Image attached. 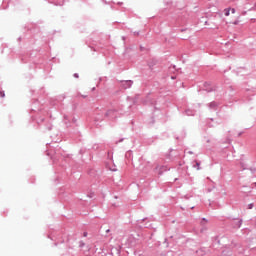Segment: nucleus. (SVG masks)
<instances>
[{
  "mask_svg": "<svg viewBox=\"0 0 256 256\" xmlns=\"http://www.w3.org/2000/svg\"><path fill=\"white\" fill-rule=\"evenodd\" d=\"M205 223H207V220L203 219L202 222H201V224H202V225H205Z\"/></svg>",
  "mask_w": 256,
  "mask_h": 256,
  "instance_id": "nucleus-3",
  "label": "nucleus"
},
{
  "mask_svg": "<svg viewBox=\"0 0 256 256\" xmlns=\"http://www.w3.org/2000/svg\"><path fill=\"white\" fill-rule=\"evenodd\" d=\"M234 25H237V22H234Z\"/></svg>",
  "mask_w": 256,
  "mask_h": 256,
  "instance_id": "nucleus-4",
  "label": "nucleus"
},
{
  "mask_svg": "<svg viewBox=\"0 0 256 256\" xmlns=\"http://www.w3.org/2000/svg\"><path fill=\"white\" fill-rule=\"evenodd\" d=\"M235 14V8H226L224 9L225 17H229V15Z\"/></svg>",
  "mask_w": 256,
  "mask_h": 256,
  "instance_id": "nucleus-1",
  "label": "nucleus"
},
{
  "mask_svg": "<svg viewBox=\"0 0 256 256\" xmlns=\"http://www.w3.org/2000/svg\"><path fill=\"white\" fill-rule=\"evenodd\" d=\"M0 97H5V92H3V91H0Z\"/></svg>",
  "mask_w": 256,
  "mask_h": 256,
  "instance_id": "nucleus-2",
  "label": "nucleus"
},
{
  "mask_svg": "<svg viewBox=\"0 0 256 256\" xmlns=\"http://www.w3.org/2000/svg\"><path fill=\"white\" fill-rule=\"evenodd\" d=\"M75 77H79L77 74H75Z\"/></svg>",
  "mask_w": 256,
  "mask_h": 256,
  "instance_id": "nucleus-5",
  "label": "nucleus"
}]
</instances>
